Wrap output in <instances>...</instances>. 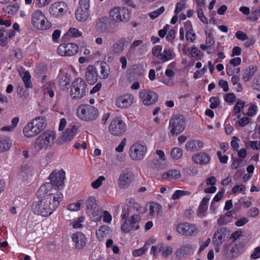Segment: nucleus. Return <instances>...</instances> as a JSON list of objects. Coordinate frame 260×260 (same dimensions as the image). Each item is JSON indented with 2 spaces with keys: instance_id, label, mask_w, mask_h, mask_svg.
Instances as JSON below:
<instances>
[{
  "instance_id": "nucleus-53",
  "label": "nucleus",
  "mask_w": 260,
  "mask_h": 260,
  "mask_svg": "<svg viewBox=\"0 0 260 260\" xmlns=\"http://www.w3.org/2000/svg\"><path fill=\"white\" fill-rule=\"evenodd\" d=\"M147 248L144 245L142 248L136 249L133 251V255L135 257L143 255L147 250Z\"/></svg>"
},
{
  "instance_id": "nucleus-14",
  "label": "nucleus",
  "mask_w": 260,
  "mask_h": 260,
  "mask_svg": "<svg viewBox=\"0 0 260 260\" xmlns=\"http://www.w3.org/2000/svg\"><path fill=\"white\" fill-rule=\"evenodd\" d=\"M178 233L185 236H194L198 233L197 228L187 222L179 223L176 227Z\"/></svg>"
},
{
  "instance_id": "nucleus-42",
  "label": "nucleus",
  "mask_w": 260,
  "mask_h": 260,
  "mask_svg": "<svg viewBox=\"0 0 260 260\" xmlns=\"http://www.w3.org/2000/svg\"><path fill=\"white\" fill-rule=\"evenodd\" d=\"M150 165L153 169L156 170H161L165 168V164L158 159L153 160Z\"/></svg>"
},
{
  "instance_id": "nucleus-18",
  "label": "nucleus",
  "mask_w": 260,
  "mask_h": 260,
  "mask_svg": "<svg viewBox=\"0 0 260 260\" xmlns=\"http://www.w3.org/2000/svg\"><path fill=\"white\" fill-rule=\"evenodd\" d=\"M240 245H216L215 251L216 252L219 251L221 249V253L225 255H229L232 256H235V253H238L236 250L238 249V246Z\"/></svg>"
},
{
  "instance_id": "nucleus-11",
  "label": "nucleus",
  "mask_w": 260,
  "mask_h": 260,
  "mask_svg": "<svg viewBox=\"0 0 260 260\" xmlns=\"http://www.w3.org/2000/svg\"><path fill=\"white\" fill-rule=\"evenodd\" d=\"M141 220V216L138 214L132 216L131 219L126 220L121 225V230L125 233H127L131 230H137L139 228L138 222Z\"/></svg>"
},
{
  "instance_id": "nucleus-37",
  "label": "nucleus",
  "mask_w": 260,
  "mask_h": 260,
  "mask_svg": "<svg viewBox=\"0 0 260 260\" xmlns=\"http://www.w3.org/2000/svg\"><path fill=\"white\" fill-rule=\"evenodd\" d=\"M183 154L182 150L178 147H175L171 150V155L172 157L174 159H178L180 158Z\"/></svg>"
},
{
  "instance_id": "nucleus-55",
  "label": "nucleus",
  "mask_w": 260,
  "mask_h": 260,
  "mask_svg": "<svg viewBox=\"0 0 260 260\" xmlns=\"http://www.w3.org/2000/svg\"><path fill=\"white\" fill-rule=\"evenodd\" d=\"M197 13H198V17L199 18L200 20L204 23H208L207 19L204 15L202 9V8L198 9V10L197 11Z\"/></svg>"
},
{
  "instance_id": "nucleus-31",
  "label": "nucleus",
  "mask_w": 260,
  "mask_h": 260,
  "mask_svg": "<svg viewBox=\"0 0 260 260\" xmlns=\"http://www.w3.org/2000/svg\"><path fill=\"white\" fill-rule=\"evenodd\" d=\"M181 177V173L178 170H169L162 175V178L165 179H177Z\"/></svg>"
},
{
  "instance_id": "nucleus-52",
  "label": "nucleus",
  "mask_w": 260,
  "mask_h": 260,
  "mask_svg": "<svg viewBox=\"0 0 260 260\" xmlns=\"http://www.w3.org/2000/svg\"><path fill=\"white\" fill-rule=\"evenodd\" d=\"M252 87L253 89L260 91V75H258L254 79Z\"/></svg>"
},
{
  "instance_id": "nucleus-39",
  "label": "nucleus",
  "mask_w": 260,
  "mask_h": 260,
  "mask_svg": "<svg viewBox=\"0 0 260 260\" xmlns=\"http://www.w3.org/2000/svg\"><path fill=\"white\" fill-rule=\"evenodd\" d=\"M129 204L132 208L136 209L139 213H143L146 211V209H142L140 205L136 203L133 199H129Z\"/></svg>"
},
{
  "instance_id": "nucleus-25",
  "label": "nucleus",
  "mask_w": 260,
  "mask_h": 260,
  "mask_svg": "<svg viewBox=\"0 0 260 260\" xmlns=\"http://www.w3.org/2000/svg\"><path fill=\"white\" fill-rule=\"evenodd\" d=\"M23 132L25 137L30 138L38 135L40 132L31 122L25 125L23 129Z\"/></svg>"
},
{
  "instance_id": "nucleus-3",
  "label": "nucleus",
  "mask_w": 260,
  "mask_h": 260,
  "mask_svg": "<svg viewBox=\"0 0 260 260\" xmlns=\"http://www.w3.org/2000/svg\"><path fill=\"white\" fill-rule=\"evenodd\" d=\"M77 116L86 121H92L99 115L98 110L90 105H81L77 109Z\"/></svg>"
},
{
  "instance_id": "nucleus-20",
  "label": "nucleus",
  "mask_w": 260,
  "mask_h": 260,
  "mask_svg": "<svg viewBox=\"0 0 260 260\" xmlns=\"http://www.w3.org/2000/svg\"><path fill=\"white\" fill-rule=\"evenodd\" d=\"M133 179V173L129 171L124 172L119 176L118 180L119 186L121 188H123L125 186L129 185L132 182Z\"/></svg>"
},
{
  "instance_id": "nucleus-30",
  "label": "nucleus",
  "mask_w": 260,
  "mask_h": 260,
  "mask_svg": "<svg viewBox=\"0 0 260 260\" xmlns=\"http://www.w3.org/2000/svg\"><path fill=\"white\" fill-rule=\"evenodd\" d=\"M89 11L78 8L75 16L76 19L80 22L85 21L89 17Z\"/></svg>"
},
{
  "instance_id": "nucleus-2",
  "label": "nucleus",
  "mask_w": 260,
  "mask_h": 260,
  "mask_svg": "<svg viewBox=\"0 0 260 260\" xmlns=\"http://www.w3.org/2000/svg\"><path fill=\"white\" fill-rule=\"evenodd\" d=\"M56 135L54 132L46 131L36 139L34 148L37 151L47 149L53 144Z\"/></svg>"
},
{
  "instance_id": "nucleus-17",
  "label": "nucleus",
  "mask_w": 260,
  "mask_h": 260,
  "mask_svg": "<svg viewBox=\"0 0 260 260\" xmlns=\"http://www.w3.org/2000/svg\"><path fill=\"white\" fill-rule=\"evenodd\" d=\"M134 101L133 95L126 93L119 95L116 98V105L118 108H125L131 106L133 103Z\"/></svg>"
},
{
  "instance_id": "nucleus-34",
  "label": "nucleus",
  "mask_w": 260,
  "mask_h": 260,
  "mask_svg": "<svg viewBox=\"0 0 260 260\" xmlns=\"http://www.w3.org/2000/svg\"><path fill=\"white\" fill-rule=\"evenodd\" d=\"M87 212L91 213V211L99 208L95 198L94 197H89L86 203Z\"/></svg>"
},
{
  "instance_id": "nucleus-26",
  "label": "nucleus",
  "mask_w": 260,
  "mask_h": 260,
  "mask_svg": "<svg viewBox=\"0 0 260 260\" xmlns=\"http://www.w3.org/2000/svg\"><path fill=\"white\" fill-rule=\"evenodd\" d=\"M109 21V18L108 17L104 16L100 18L95 25L96 29L100 32H105L108 29V22Z\"/></svg>"
},
{
  "instance_id": "nucleus-48",
  "label": "nucleus",
  "mask_w": 260,
  "mask_h": 260,
  "mask_svg": "<svg viewBox=\"0 0 260 260\" xmlns=\"http://www.w3.org/2000/svg\"><path fill=\"white\" fill-rule=\"evenodd\" d=\"M67 35L70 37H77L81 35V32L76 28H71L68 30Z\"/></svg>"
},
{
  "instance_id": "nucleus-51",
  "label": "nucleus",
  "mask_w": 260,
  "mask_h": 260,
  "mask_svg": "<svg viewBox=\"0 0 260 260\" xmlns=\"http://www.w3.org/2000/svg\"><path fill=\"white\" fill-rule=\"evenodd\" d=\"M162 50V47L160 45H156L152 49V54L159 58L161 55V51Z\"/></svg>"
},
{
  "instance_id": "nucleus-28",
  "label": "nucleus",
  "mask_w": 260,
  "mask_h": 260,
  "mask_svg": "<svg viewBox=\"0 0 260 260\" xmlns=\"http://www.w3.org/2000/svg\"><path fill=\"white\" fill-rule=\"evenodd\" d=\"M31 121L34 123V125L37 127V129L40 133L46 127V118L43 116H39L36 117Z\"/></svg>"
},
{
  "instance_id": "nucleus-61",
  "label": "nucleus",
  "mask_w": 260,
  "mask_h": 260,
  "mask_svg": "<svg viewBox=\"0 0 260 260\" xmlns=\"http://www.w3.org/2000/svg\"><path fill=\"white\" fill-rule=\"evenodd\" d=\"M80 203H73L70 204L67 206V209L70 211H78L80 207Z\"/></svg>"
},
{
  "instance_id": "nucleus-49",
  "label": "nucleus",
  "mask_w": 260,
  "mask_h": 260,
  "mask_svg": "<svg viewBox=\"0 0 260 260\" xmlns=\"http://www.w3.org/2000/svg\"><path fill=\"white\" fill-rule=\"evenodd\" d=\"M106 230V226H101L99 231L96 232V235L100 242H102V239H104L105 237H106V234L104 233Z\"/></svg>"
},
{
  "instance_id": "nucleus-57",
  "label": "nucleus",
  "mask_w": 260,
  "mask_h": 260,
  "mask_svg": "<svg viewBox=\"0 0 260 260\" xmlns=\"http://www.w3.org/2000/svg\"><path fill=\"white\" fill-rule=\"evenodd\" d=\"M259 16H260V9L253 11L249 19L252 21H256L258 20Z\"/></svg>"
},
{
  "instance_id": "nucleus-64",
  "label": "nucleus",
  "mask_w": 260,
  "mask_h": 260,
  "mask_svg": "<svg viewBox=\"0 0 260 260\" xmlns=\"http://www.w3.org/2000/svg\"><path fill=\"white\" fill-rule=\"evenodd\" d=\"M215 43V41L213 37L211 35V34H209L207 37L206 44L207 45L208 47H210L212 45H214Z\"/></svg>"
},
{
  "instance_id": "nucleus-16",
  "label": "nucleus",
  "mask_w": 260,
  "mask_h": 260,
  "mask_svg": "<svg viewBox=\"0 0 260 260\" xmlns=\"http://www.w3.org/2000/svg\"><path fill=\"white\" fill-rule=\"evenodd\" d=\"M140 95L143 104L146 105H152L158 100L157 93L153 91L143 90Z\"/></svg>"
},
{
  "instance_id": "nucleus-29",
  "label": "nucleus",
  "mask_w": 260,
  "mask_h": 260,
  "mask_svg": "<svg viewBox=\"0 0 260 260\" xmlns=\"http://www.w3.org/2000/svg\"><path fill=\"white\" fill-rule=\"evenodd\" d=\"M225 237L224 230L222 228L218 229L214 235L213 242L215 244H221L224 241Z\"/></svg>"
},
{
  "instance_id": "nucleus-15",
  "label": "nucleus",
  "mask_w": 260,
  "mask_h": 260,
  "mask_svg": "<svg viewBox=\"0 0 260 260\" xmlns=\"http://www.w3.org/2000/svg\"><path fill=\"white\" fill-rule=\"evenodd\" d=\"M50 13L55 17L61 16L68 11V7L64 2H57L50 8Z\"/></svg>"
},
{
  "instance_id": "nucleus-54",
  "label": "nucleus",
  "mask_w": 260,
  "mask_h": 260,
  "mask_svg": "<svg viewBox=\"0 0 260 260\" xmlns=\"http://www.w3.org/2000/svg\"><path fill=\"white\" fill-rule=\"evenodd\" d=\"M239 141L240 139L238 137L236 136L233 137L232 140L231 141V146L234 150L238 151V149L239 147V145L238 142Z\"/></svg>"
},
{
  "instance_id": "nucleus-41",
  "label": "nucleus",
  "mask_w": 260,
  "mask_h": 260,
  "mask_svg": "<svg viewBox=\"0 0 260 260\" xmlns=\"http://www.w3.org/2000/svg\"><path fill=\"white\" fill-rule=\"evenodd\" d=\"M190 194V192L188 191L177 190L172 195V199L173 200H176L179 199L181 197L184 196H189Z\"/></svg>"
},
{
  "instance_id": "nucleus-33",
  "label": "nucleus",
  "mask_w": 260,
  "mask_h": 260,
  "mask_svg": "<svg viewBox=\"0 0 260 260\" xmlns=\"http://www.w3.org/2000/svg\"><path fill=\"white\" fill-rule=\"evenodd\" d=\"M11 146V142L9 139L2 138L0 139V152L7 151Z\"/></svg>"
},
{
  "instance_id": "nucleus-50",
  "label": "nucleus",
  "mask_w": 260,
  "mask_h": 260,
  "mask_svg": "<svg viewBox=\"0 0 260 260\" xmlns=\"http://www.w3.org/2000/svg\"><path fill=\"white\" fill-rule=\"evenodd\" d=\"M196 140H191L188 141L185 146L187 150L193 151L196 150Z\"/></svg>"
},
{
  "instance_id": "nucleus-5",
  "label": "nucleus",
  "mask_w": 260,
  "mask_h": 260,
  "mask_svg": "<svg viewBox=\"0 0 260 260\" xmlns=\"http://www.w3.org/2000/svg\"><path fill=\"white\" fill-rule=\"evenodd\" d=\"M31 21L33 26L39 29L45 30L51 26V23L45 17L42 12L39 10L32 13Z\"/></svg>"
},
{
  "instance_id": "nucleus-13",
  "label": "nucleus",
  "mask_w": 260,
  "mask_h": 260,
  "mask_svg": "<svg viewBox=\"0 0 260 260\" xmlns=\"http://www.w3.org/2000/svg\"><path fill=\"white\" fill-rule=\"evenodd\" d=\"M132 40V37H122L110 47V50L114 54L119 55L124 51L125 45L129 43Z\"/></svg>"
},
{
  "instance_id": "nucleus-12",
  "label": "nucleus",
  "mask_w": 260,
  "mask_h": 260,
  "mask_svg": "<svg viewBox=\"0 0 260 260\" xmlns=\"http://www.w3.org/2000/svg\"><path fill=\"white\" fill-rule=\"evenodd\" d=\"M65 178V173L63 170L54 171L50 174L49 179L53 185V187L55 189L54 186L55 185L59 189H60L63 185V181Z\"/></svg>"
},
{
  "instance_id": "nucleus-10",
  "label": "nucleus",
  "mask_w": 260,
  "mask_h": 260,
  "mask_svg": "<svg viewBox=\"0 0 260 260\" xmlns=\"http://www.w3.org/2000/svg\"><path fill=\"white\" fill-rule=\"evenodd\" d=\"M58 53L63 56L76 54L78 51V46L74 43H65L59 45L57 48Z\"/></svg>"
},
{
  "instance_id": "nucleus-32",
  "label": "nucleus",
  "mask_w": 260,
  "mask_h": 260,
  "mask_svg": "<svg viewBox=\"0 0 260 260\" xmlns=\"http://www.w3.org/2000/svg\"><path fill=\"white\" fill-rule=\"evenodd\" d=\"M73 241L76 244H85L86 239L84 235L80 232L73 234L72 236Z\"/></svg>"
},
{
  "instance_id": "nucleus-6",
  "label": "nucleus",
  "mask_w": 260,
  "mask_h": 260,
  "mask_svg": "<svg viewBox=\"0 0 260 260\" xmlns=\"http://www.w3.org/2000/svg\"><path fill=\"white\" fill-rule=\"evenodd\" d=\"M86 84L82 78H77L72 83L71 95L73 99H80L85 95Z\"/></svg>"
},
{
  "instance_id": "nucleus-23",
  "label": "nucleus",
  "mask_w": 260,
  "mask_h": 260,
  "mask_svg": "<svg viewBox=\"0 0 260 260\" xmlns=\"http://www.w3.org/2000/svg\"><path fill=\"white\" fill-rule=\"evenodd\" d=\"M95 71L100 79H105L108 78L109 76L110 67L106 62H102L100 66L96 68Z\"/></svg>"
},
{
  "instance_id": "nucleus-22",
  "label": "nucleus",
  "mask_w": 260,
  "mask_h": 260,
  "mask_svg": "<svg viewBox=\"0 0 260 260\" xmlns=\"http://www.w3.org/2000/svg\"><path fill=\"white\" fill-rule=\"evenodd\" d=\"M85 77L87 82L91 85L94 84L98 80V75L95 69L92 66H88L85 72Z\"/></svg>"
},
{
  "instance_id": "nucleus-27",
  "label": "nucleus",
  "mask_w": 260,
  "mask_h": 260,
  "mask_svg": "<svg viewBox=\"0 0 260 260\" xmlns=\"http://www.w3.org/2000/svg\"><path fill=\"white\" fill-rule=\"evenodd\" d=\"M257 71V67L255 66H249L245 69L242 75V79L245 82H248L251 80L252 77Z\"/></svg>"
},
{
  "instance_id": "nucleus-9",
  "label": "nucleus",
  "mask_w": 260,
  "mask_h": 260,
  "mask_svg": "<svg viewBox=\"0 0 260 260\" xmlns=\"http://www.w3.org/2000/svg\"><path fill=\"white\" fill-rule=\"evenodd\" d=\"M124 122L118 117L114 118L109 127L110 133L113 136H121L126 131Z\"/></svg>"
},
{
  "instance_id": "nucleus-56",
  "label": "nucleus",
  "mask_w": 260,
  "mask_h": 260,
  "mask_svg": "<svg viewBox=\"0 0 260 260\" xmlns=\"http://www.w3.org/2000/svg\"><path fill=\"white\" fill-rule=\"evenodd\" d=\"M244 103L241 101L238 100L234 106V111L236 113L240 112L241 109L243 108Z\"/></svg>"
},
{
  "instance_id": "nucleus-60",
  "label": "nucleus",
  "mask_w": 260,
  "mask_h": 260,
  "mask_svg": "<svg viewBox=\"0 0 260 260\" xmlns=\"http://www.w3.org/2000/svg\"><path fill=\"white\" fill-rule=\"evenodd\" d=\"M248 216L250 217H255L259 214V210L256 207L250 208L248 212Z\"/></svg>"
},
{
  "instance_id": "nucleus-24",
  "label": "nucleus",
  "mask_w": 260,
  "mask_h": 260,
  "mask_svg": "<svg viewBox=\"0 0 260 260\" xmlns=\"http://www.w3.org/2000/svg\"><path fill=\"white\" fill-rule=\"evenodd\" d=\"M77 132V128L74 125H69L61 137V140L63 142L71 141L75 136Z\"/></svg>"
},
{
  "instance_id": "nucleus-59",
  "label": "nucleus",
  "mask_w": 260,
  "mask_h": 260,
  "mask_svg": "<svg viewBox=\"0 0 260 260\" xmlns=\"http://www.w3.org/2000/svg\"><path fill=\"white\" fill-rule=\"evenodd\" d=\"M236 37L237 39L241 41H245L248 39L246 34L240 30H238L236 32Z\"/></svg>"
},
{
  "instance_id": "nucleus-62",
  "label": "nucleus",
  "mask_w": 260,
  "mask_h": 260,
  "mask_svg": "<svg viewBox=\"0 0 260 260\" xmlns=\"http://www.w3.org/2000/svg\"><path fill=\"white\" fill-rule=\"evenodd\" d=\"M257 107L255 105H252L250 106L248 110L247 114L249 116H252L255 114L256 112Z\"/></svg>"
},
{
  "instance_id": "nucleus-1",
  "label": "nucleus",
  "mask_w": 260,
  "mask_h": 260,
  "mask_svg": "<svg viewBox=\"0 0 260 260\" xmlns=\"http://www.w3.org/2000/svg\"><path fill=\"white\" fill-rule=\"evenodd\" d=\"M56 189L51 183H46L41 185L37 192V196L41 199L32 205L34 212L43 216L50 215L59 204L62 194L55 193Z\"/></svg>"
},
{
  "instance_id": "nucleus-8",
  "label": "nucleus",
  "mask_w": 260,
  "mask_h": 260,
  "mask_svg": "<svg viewBox=\"0 0 260 260\" xmlns=\"http://www.w3.org/2000/svg\"><path fill=\"white\" fill-rule=\"evenodd\" d=\"M147 151V147L140 143L133 144L129 148V157L134 160L143 159Z\"/></svg>"
},
{
  "instance_id": "nucleus-38",
  "label": "nucleus",
  "mask_w": 260,
  "mask_h": 260,
  "mask_svg": "<svg viewBox=\"0 0 260 260\" xmlns=\"http://www.w3.org/2000/svg\"><path fill=\"white\" fill-rule=\"evenodd\" d=\"M159 59L164 62H166L172 59V53L170 49H165L159 57Z\"/></svg>"
},
{
  "instance_id": "nucleus-21",
  "label": "nucleus",
  "mask_w": 260,
  "mask_h": 260,
  "mask_svg": "<svg viewBox=\"0 0 260 260\" xmlns=\"http://www.w3.org/2000/svg\"><path fill=\"white\" fill-rule=\"evenodd\" d=\"M192 160L194 163L202 165L208 164L210 161V157L206 152H201L194 154Z\"/></svg>"
},
{
  "instance_id": "nucleus-7",
  "label": "nucleus",
  "mask_w": 260,
  "mask_h": 260,
  "mask_svg": "<svg viewBox=\"0 0 260 260\" xmlns=\"http://www.w3.org/2000/svg\"><path fill=\"white\" fill-rule=\"evenodd\" d=\"M111 18L116 22L127 21L130 15L127 9L124 7L114 8L110 12Z\"/></svg>"
},
{
  "instance_id": "nucleus-46",
  "label": "nucleus",
  "mask_w": 260,
  "mask_h": 260,
  "mask_svg": "<svg viewBox=\"0 0 260 260\" xmlns=\"http://www.w3.org/2000/svg\"><path fill=\"white\" fill-rule=\"evenodd\" d=\"M165 11L164 7H161L156 11H153L149 14V16L151 19H155L159 15H160Z\"/></svg>"
},
{
  "instance_id": "nucleus-43",
  "label": "nucleus",
  "mask_w": 260,
  "mask_h": 260,
  "mask_svg": "<svg viewBox=\"0 0 260 260\" xmlns=\"http://www.w3.org/2000/svg\"><path fill=\"white\" fill-rule=\"evenodd\" d=\"M19 8V6L18 3H15L12 5L8 6L6 8L5 11L8 14L13 15L18 11Z\"/></svg>"
},
{
  "instance_id": "nucleus-40",
  "label": "nucleus",
  "mask_w": 260,
  "mask_h": 260,
  "mask_svg": "<svg viewBox=\"0 0 260 260\" xmlns=\"http://www.w3.org/2000/svg\"><path fill=\"white\" fill-rule=\"evenodd\" d=\"M88 213L92 215L93 220L95 221H100L102 217V211L99 208L92 210L91 213Z\"/></svg>"
},
{
  "instance_id": "nucleus-58",
  "label": "nucleus",
  "mask_w": 260,
  "mask_h": 260,
  "mask_svg": "<svg viewBox=\"0 0 260 260\" xmlns=\"http://www.w3.org/2000/svg\"><path fill=\"white\" fill-rule=\"evenodd\" d=\"M185 5L183 1H181L177 3L174 12L175 14L177 15L182 9L184 8Z\"/></svg>"
},
{
  "instance_id": "nucleus-36",
  "label": "nucleus",
  "mask_w": 260,
  "mask_h": 260,
  "mask_svg": "<svg viewBox=\"0 0 260 260\" xmlns=\"http://www.w3.org/2000/svg\"><path fill=\"white\" fill-rule=\"evenodd\" d=\"M161 206L155 202H151L149 204V214L151 216L155 213H158L161 209Z\"/></svg>"
},
{
  "instance_id": "nucleus-45",
  "label": "nucleus",
  "mask_w": 260,
  "mask_h": 260,
  "mask_svg": "<svg viewBox=\"0 0 260 260\" xmlns=\"http://www.w3.org/2000/svg\"><path fill=\"white\" fill-rule=\"evenodd\" d=\"M105 180V178L103 176H100L95 181L92 182L91 185L95 189L98 188L102 183V181Z\"/></svg>"
},
{
  "instance_id": "nucleus-19",
  "label": "nucleus",
  "mask_w": 260,
  "mask_h": 260,
  "mask_svg": "<svg viewBox=\"0 0 260 260\" xmlns=\"http://www.w3.org/2000/svg\"><path fill=\"white\" fill-rule=\"evenodd\" d=\"M15 35V32L13 30H9L5 27L0 28V46L4 47L6 46L9 40Z\"/></svg>"
},
{
  "instance_id": "nucleus-4",
  "label": "nucleus",
  "mask_w": 260,
  "mask_h": 260,
  "mask_svg": "<svg viewBox=\"0 0 260 260\" xmlns=\"http://www.w3.org/2000/svg\"><path fill=\"white\" fill-rule=\"evenodd\" d=\"M186 120L183 116L175 115L170 120L169 129L172 135H178L182 133L186 126Z\"/></svg>"
},
{
  "instance_id": "nucleus-47",
  "label": "nucleus",
  "mask_w": 260,
  "mask_h": 260,
  "mask_svg": "<svg viewBox=\"0 0 260 260\" xmlns=\"http://www.w3.org/2000/svg\"><path fill=\"white\" fill-rule=\"evenodd\" d=\"M79 9L89 11L90 7L89 0H79Z\"/></svg>"
},
{
  "instance_id": "nucleus-63",
  "label": "nucleus",
  "mask_w": 260,
  "mask_h": 260,
  "mask_svg": "<svg viewBox=\"0 0 260 260\" xmlns=\"http://www.w3.org/2000/svg\"><path fill=\"white\" fill-rule=\"evenodd\" d=\"M219 86L221 87L224 92H227L229 90L228 83L226 81L220 80L219 81Z\"/></svg>"
},
{
  "instance_id": "nucleus-44",
  "label": "nucleus",
  "mask_w": 260,
  "mask_h": 260,
  "mask_svg": "<svg viewBox=\"0 0 260 260\" xmlns=\"http://www.w3.org/2000/svg\"><path fill=\"white\" fill-rule=\"evenodd\" d=\"M209 101L211 103L210 107L212 109L216 108L220 104V101L217 97H211Z\"/></svg>"
},
{
  "instance_id": "nucleus-35",
  "label": "nucleus",
  "mask_w": 260,
  "mask_h": 260,
  "mask_svg": "<svg viewBox=\"0 0 260 260\" xmlns=\"http://www.w3.org/2000/svg\"><path fill=\"white\" fill-rule=\"evenodd\" d=\"M20 75L22 77L23 81L26 88H31L32 83L30 81V75L28 72H22L20 73Z\"/></svg>"
}]
</instances>
